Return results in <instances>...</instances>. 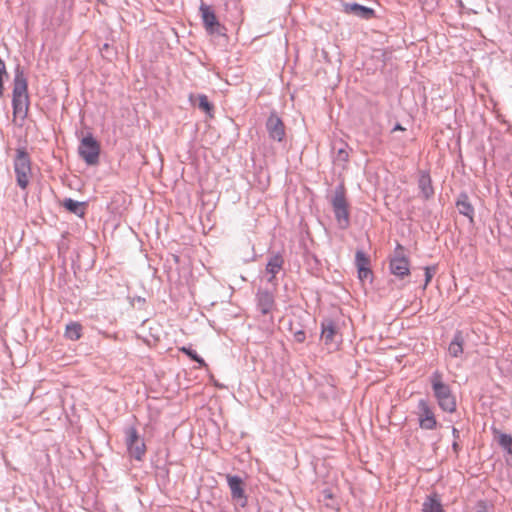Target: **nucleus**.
<instances>
[{
    "mask_svg": "<svg viewBox=\"0 0 512 512\" xmlns=\"http://www.w3.org/2000/svg\"><path fill=\"white\" fill-rule=\"evenodd\" d=\"M181 352H183L184 354H186L191 360L197 362L199 364L200 367H205L206 366V362L204 361V359L202 357H200L197 352L192 349L190 346H183L179 349Z\"/></svg>",
    "mask_w": 512,
    "mask_h": 512,
    "instance_id": "nucleus-24",
    "label": "nucleus"
},
{
    "mask_svg": "<svg viewBox=\"0 0 512 512\" xmlns=\"http://www.w3.org/2000/svg\"><path fill=\"white\" fill-rule=\"evenodd\" d=\"M257 308L263 314H269L275 306V298L272 292L259 289L256 294Z\"/></svg>",
    "mask_w": 512,
    "mask_h": 512,
    "instance_id": "nucleus-12",
    "label": "nucleus"
},
{
    "mask_svg": "<svg viewBox=\"0 0 512 512\" xmlns=\"http://www.w3.org/2000/svg\"><path fill=\"white\" fill-rule=\"evenodd\" d=\"M348 159H349V153L347 151V144H342V146L337 149L335 161L347 162Z\"/></svg>",
    "mask_w": 512,
    "mask_h": 512,
    "instance_id": "nucleus-26",
    "label": "nucleus"
},
{
    "mask_svg": "<svg viewBox=\"0 0 512 512\" xmlns=\"http://www.w3.org/2000/svg\"><path fill=\"white\" fill-rule=\"evenodd\" d=\"M63 206L71 213L83 217L85 215V202H79L72 198H66L63 201Z\"/></svg>",
    "mask_w": 512,
    "mask_h": 512,
    "instance_id": "nucleus-21",
    "label": "nucleus"
},
{
    "mask_svg": "<svg viewBox=\"0 0 512 512\" xmlns=\"http://www.w3.org/2000/svg\"><path fill=\"white\" fill-rule=\"evenodd\" d=\"M266 128L271 139L278 142L283 140L285 136L284 124L275 112H272L268 117Z\"/></svg>",
    "mask_w": 512,
    "mask_h": 512,
    "instance_id": "nucleus-10",
    "label": "nucleus"
},
{
    "mask_svg": "<svg viewBox=\"0 0 512 512\" xmlns=\"http://www.w3.org/2000/svg\"><path fill=\"white\" fill-rule=\"evenodd\" d=\"M452 449H453V452L458 455L461 447L460 445L458 444L457 440H454L453 443H452Z\"/></svg>",
    "mask_w": 512,
    "mask_h": 512,
    "instance_id": "nucleus-32",
    "label": "nucleus"
},
{
    "mask_svg": "<svg viewBox=\"0 0 512 512\" xmlns=\"http://www.w3.org/2000/svg\"><path fill=\"white\" fill-rule=\"evenodd\" d=\"M78 153L87 165L94 166L98 164L100 145L92 134L82 138L78 147Z\"/></svg>",
    "mask_w": 512,
    "mask_h": 512,
    "instance_id": "nucleus-4",
    "label": "nucleus"
},
{
    "mask_svg": "<svg viewBox=\"0 0 512 512\" xmlns=\"http://www.w3.org/2000/svg\"><path fill=\"white\" fill-rule=\"evenodd\" d=\"M200 12L206 30L210 33H219V28L221 25L211 7L205 4H201Z\"/></svg>",
    "mask_w": 512,
    "mask_h": 512,
    "instance_id": "nucleus-13",
    "label": "nucleus"
},
{
    "mask_svg": "<svg viewBox=\"0 0 512 512\" xmlns=\"http://www.w3.org/2000/svg\"><path fill=\"white\" fill-rule=\"evenodd\" d=\"M330 203L338 227L340 229H347L350 226V211L343 183H340L335 187Z\"/></svg>",
    "mask_w": 512,
    "mask_h": 512,
    "instance_id": "nucleus-2",
    "label": "nucleus"
},
{
    "mask_svg": "<svg viewBox=\"0 0 512 512\" xmlns=\"http://www.w3.org/2000/svg\"><path fill=\"white\" fill-rule=\"evenodd\" d=\"M199 108L202 109L206 114L212 117L213 105L208 101V98H198Z\"/></svg>",
    "mask_w": 512,
    "mask_h": 512,
    "instance_id": "nucleus-29",
    "label": "nucleus"
},
{
    "mask_svg": "<svg viewBox=\"0 0 512 512\" xmlns=\"http://www.w3.org/2000/svg\"><path fill=\"white\" fill-rule=\"evenodd\" d=\"M343 7L345 13L352 14L364 20H370L375 17V11L372 8L355 2L345 3Z\"/></svg>",
    "mask_w": 512,
    "mask_h": 512,
    "instance_id": "nucleus-15",
    "label": "nucleus"
},
{
    "mask_svg": "<svg viewBox=\"0 0 512 512\" xmlns=\"http://www.w3.org/2000/svg\"><path fill=\"white\" fill-rule=\"evenodd\" d=\"M355 264L357 269L370 266V258L361 249H358L355 254Z\"/></svg>",
    "mask_w": 512,
    "mask_h": 512,
    "instance_id": "nucleus-25",
    "label": "nucleus"
},
{
    "mask_svg": "<svg viewBox=\"0 0 512 512\" xmlns=\"http://www.w3.org/2000/svg\"><path fill=\"white\" fill-rule=\"evenodd\" d=\"M64 336L72 341H76L82 336V326L78 322H70L66 325Z\"/></svg>",
    "mask_w": 512,
    "mask_h": 512,
    "instance_id": "nucleus-23",
    "label": "nucleus"
},
{
    "mask_svg": "<svg viewBox=\"0 0 512 512\" xmlns=\"http://www.w3.org/2000/svg\"><path fill=\"white\" fill-rule=\"evenodd\" d=\"M294 339L298 343H303L306 339V334L303 330H297L294 332Z\"/></svg>",
    "mask_w": 512,
    "mask_h": 512,
    "instance_id": "nucleus-31",
    "label": "nucleus"
},
{
    "mask_svg": "<svg viewBox=\"0 0 512 512\" xmlns=\"http://www.w3.org/2000/svg\"><path fill=\"white\" fill-rule=\"evenodd\" d=\"M452 435H453L454 440L459 439V437H460L459 430L457 428L453 427L452 428Z\"/></svg>",
    "mask_w": 512,
    "mask_h": 512,
    "instance_id": "nucleus-34",
    "label": "nucleus"
},
{
    "mask_svg": "<svg viewBox=\"0 0 512 512\" xmlns=\"http://www.w3.org/2000/svg\"><path fill=\"white\" fill-rule=\"evenodd\" d=\"M465 338L463 336V332L457 330L454 333L453 339L449 343L448 353L453 358H458L463 354Z\"/></svg>",
    "mask_w": 512,
    "mask_h": 512,
    "instance_id": "nucleus-17",
    "label": "nucleus"
},
{
    "mask_svg": "<svg viewBox=\"0 0 512 512\" xmlns=\"http://www.w3.org/2000/svg\"><path fill=\"white\" fill-rule=\"evenodd\" d=\"M389 269L394 276L400 279L410 274V261L404 255V247L399 243L395 247L394 255L389 260Z\"/></svg>",
    "mask_w": 512,
    "mask_h": 512,
    "instance_id": "nucleus-6",
    "label": "nucleus"
},
{
    "mask_svg": "<svg viewBox=\"0 0 512 512\" xmlns=\"http://www.w3.org/2000/svg\"><path fill=\"white\" fill-rule=\"evenodd\" d=\"M8 78V73L6 70L5 62L0 57V96L3 95L4 92V79Z\"/></svg>",
    "mask_w": 512,
    "mask_h": 512,
    "instance_id": "nucleus-27",
    "label": "nucleus"
},
{
    "mask_svg": "<svg viewBox=\"0 0 512 512\" xmlns=\"http://www.w3.org/2000/svg\"><path fill=\"white\" fill-rule=\"evenodd\" d=\"M321 339L325 345L337 346L341 341L338 333V325L330 318H325L321 321Z\"/></svg>",
    "mask_w": 512,
    "mask_h": 512,
    "instance_id": "nucleus-9",
    "label": "nucleus"
},
{
    "mask_svg": "<svg viewBox=\"0 0 512 512\" xmlns=\"http://www.w3.org/2000/svg\"><path fill=\"white\" fill-rule=\"evenodd\" d=\"M494 433L497 434V443L499 446L507 453L511 455L510 464L512 465V436L507 433H501L499 431L494 430Z\"/></svg>",
    "mask_w": 512,
    "mask_h": 512,
    "instance_id": "nucleus-22",
    "label": "nucleus"
},
{
    "mask_svg": "<svg viewBox=\"0 0 512 512\" xmlns=\"http://www.w3.org/2000/svg\"><path fill=\"white\" fill-rule=\"evenodd\" d=\"M357 271H358V278L361 281H365V280L372 281L373 273H372V270L370 269V266L358 268Z\"/></svg>",
    "mask_w": 512,
    "mask_h": 512,
    "instance_id": "nucleus-28",
    "label": "nucleus"
},
{
    "mask_svg": "<svg viewBox=\"0 0 512 512\" xmlns=\"http://www.w3.org/2000/svg\"><path fill=\"white\" fill-rule=\"evenodd\" d=\"M422 512H444L442 504L436 494L426 497L422 504Z\"/></svg>",
    "mask_w": 512,
    "mask_h": 512,
    "instance_id": "nucleus-20",
    "label": "nucleus"
},
{
    "mask_svg": "<svg viewBox=\"0 0 512 512\" xmlns=\"http://www.w3.org/2000/svg\"><path fill=\"white\" fill-rule=\"evenodd\" d=\"M429 382L439 408L444 412L454 413L457 408L456 398L451 387L444 382L442 372L435 370L430 375Z\"/></svg>",
    "mask_w": 512,
    "mask_h": 512,
    "instance_id": "nucleus-1",
    "label": "nucleus"
},
{
    "mask_svg": "<svg viewBox=\"0 0 512 512\" xmlns=\"http://www.w3.org/2000/svg\"><path fill=\"white\" fill-rule=\"evenodd\" d=\"M418 188L420 195L424 200H429L434 196L432 179L428 171H421L418 178Z\"/></svg>",
    "mask_w": 512,
    "mask_h": 512,
    "instance_id": "nucleus-16",
    "label": "nucleus"
},
{
    "mask_svg": "<svg viewBox=\"0 0 512 512\" xmlns=\"http://www.w3.org/2000/svg\"><path fill=\"white\" fill-rule=\"evenodd\" d=\"M284 258L280 252L272 253L268 257L266 272L269 274L268 282L274 284L277 274L282 270Z\"/></svg>",
    "mask_w": 512,
    "mask_h": 512,
    "instance_id": "nucleus-11",
    "label": "nucleus"
},
{
    "mask_svg": "<svg viewBox=\"0 0 512 512\" xmlns=\"http://www.w3.org/2000/svg\"><path fill=\"white\" fill-rule=\"evenodd\" d=\"M227 484L231 491V498L236 504H238L241 508L246 507L247 505V496L244 490V482L242 478L238 475H227Z\"/></svg>",
    "mask_w": 512,
    "mask_h": 512,
    "instance_id": "nucleus-8",
    "label": "nucleus"
},
{
    "mask_svg": "<svg viewBox=\"0 0 512 512\" xmlns=\"http://www.w3.org/2000/svg\"><path fill=\"white\" fill-rule=\"evenodd\" d=\"M12 106L14 116L24 119L28 113L29 98H12Z\"/></svg>",
    "mask_w": 512,
    "mask_h": 512,
    "instance_id": "nucleus-19",
    "label": "nucleus"
},
{
    "mask_svg": "<svg viewBox=\"0 0 512 512\" xmlns=\"http://www.w3.org/2000/svg\"><path fill=\"white\" fill-rule=\"evenodd\" d=\"M419 427L424 430H434L437 425V419L434 414L433 407L428 400L420 399L417 404V412Z\"/></svg>",
    "mask_w": 512,
    "mask_h": 512,
    "instance_id": "nucleus-7",
    "label": "nucleus"
},
{
    "mask_svg": "<svg viewBox=\"0 0 512 512\" xmlns=\"http://www.w3.org/2000/svg\"><path fill=\"white\" fill-rule=\"evenodd\" d=\"M455 205L458 209V212L461 215L468 217L471 221L473 220L474 207L472 206L471 202L469 201V197H468L467 193H465V192L460 193L456 200Z\"/></svg>",
    "mask_w": 512,
    "mask_h": 512,
    "instance_id": "nucleus-18",
    "label": "nucleus"
},
{
    "mask_svg": "<svg viewBox=\"0 0 512 512\" xmlns=\"http://www.w3.org/2000/svg\"><path fill=\"white\" fill-rule=\"evenodd\" d=\"M14 172L16 174V181L21 189H26L32 175L31 159L26 151V148L21 147L16 149L14 158Z\"/></svg>",
    "mask_w": 512,
    "mask_h": 512,
    "instance_id": "nucleus-3",
    "label": "nucleus"
},
{
    "mask_svg": "<svg viewBox=\"0 0 512 512\" xmlns=\"http://www.w3.org/2000/svg\"><path fill=\"white\" fill-rule=\"evenodd\" d=\"M27 87V77L24 70L20 65H17L14 69L12 96H28Z\"/></svg>",
    "mask_w": 512,
    "mask_h": 512,
    "instance_id": "nucleus-14",
    "label": "nucleus"
},
{
    "mask_svg": "<svg viewBox=\"0 0 512 512\" xmlns=\"http://www.w3.org/2000/svg\"><path fill=\"white\" fill-rule=\"evenodd\" d=\"M402 131L404 130V128L401 126V124L397 123L394 127H393V131Z\"/></svg>",
    "mask_w": 512,
    "mask_h": 512,
    "instance_id": "nucleus-35",
    "label": "nucleus"
},
{
    "mask_svg": "<svg viewBox=\"0 0 512 512\" xmlns=\"http://www.w3.org/2000/svg\"><path fill=\"white\" fill-rule=\"evenodd\" d=\"M125 443L129 455L138 461L142 460L146 453V446L134 426L125 429Z\"/></svg>",
    "mask_w": 512,
    "mask_h": 512,
    "instance_id": "nucleus-5",
    "label": "nucleus"
},
{
    "mask_svg": "<svg viewBox=\"0 0 512 512\" xmlns=\"http://www.w3.org/2000/svg\"><path fill=\"white\" fill-rule=\"evenodd\" d=\"M322 493H323V496H324L325 499H332L333 498V494H332L331 490H329V489L323 490Z\"/></svg>",
    "mask_w": 512,
    "mask_h": 512,
    "instance_id": "nucleus-33",
    "label": "nucleus"
},
{
    "mask_svg": "<svg viewBox=\"0 0 512 512\" xmlns=\"http://www.w3.org/2000/svg\"><path fill=\"white\" fill-rule=\"evenodd\" d=\"M436 270H437L436 266H426L424 268V272H425V283L423 286L424 289L427 287V285L432 280L434 274L436 273Z\"/></svg>",
    "mask_w": 512,
    "mask_h": 512,
    "instance_id": "nucleus-30",
    "label": "nucleus"
}]
</instances>
